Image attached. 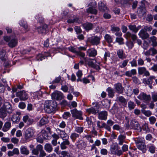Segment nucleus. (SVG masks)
<instances>
[{"instance_id": "29", "label": "nucleus", "mask_w": 157, "mask_h": 157, "mask_svg": "<svg viewBox=\"0 0 157 157\" xmlns=\"http://www.w3.org/2000/svg\"><path fill=\"white\" fill-rule=\"evenodd\" d=\"M117 145L116 143H113L111 146L110 151L112 154H116L117 150Z\"/></svg>"}, {"instance_id": "62", "label": "nucleus", "mask_w": 157, "mask_h": 157, "mask_svg": "<svg viewBox=\"0 0 157 157\" xmlns=\"http://www.w3.org/2000/svg\"><path fill=\"white\" fill-rule=\"evenodd\" d=\"M152 98L153 100L155 102L157 101V93H154L152 94Z\"/></svg>"}, {"instance_id": "18", "label": "nucleus", "mask_w": 157, "mask_h": 157, "mask_svg": "<svg viewBox=\"0 0 157 157\" xmlns=\"http://www.w3.org/2000/svg\"><path fill=\"white\" fill-rule=\"evenodd\" d=\"M155 77L154 76H150L147 79H144L143 82L144 84L148 85L151 84L153 82V80L155 79Z\"/></svg>"}, {"instance_id": "5", "label": "nucleus", "mask_w": 157, "mask_h": 157, "mask_svg": "<svg viewBox=\"0 0 157 157\" xmlns=\"http://www.w3.org/2000/svg\"><path fill=\"white\" fill-rule=\"evenodd\" d=\"M97 4L95 1H93L92 3H90L89 5L90 6L89 8L86 10L87 13L91 14H96L97 13V10L95 8Z\"/></svg>"}, {"instance_id": "30", "label": "nucleus", "mask_w": 157, "mask_h": 157, "mask_svg": "<svg viewBox=\"0 0 157 157\" xmlns=\"http://www.w3.org/2000/svg\"><path fill=\"white\" fill-rule=\"evenodd\" d=\"M6 51L3 49H0V59L2 60H4L6 56Z\"/></svg>"}, {"instance_id": "3", "label": "nucleus", "mask_w": 157, "mask_h": 157, "mask_svg": "<svg viewBox=\"0 0 157 157\" xmlns=\"http://www.w3.org/2000/svg\"><path fill=\"white\" fill-rule=\"evenodd\" d=\"M134 141L137 148L143 153H145L146 149L144 139L142 137L136 138Z\"/></svg>"}, {"instance_id": "11", "label": "nucleus", "mask_w": 157, "mask_h": 157, "mask_svg": "<svg viewBox=\"0 0 157 157\" xmlns=\"http://www.w3.org/2000/svg\"><path fill=\"white\" fill-rule=\"evenodd\" d=\"M138 35L142 40L147 39L149 36L148 33L144 29H142L140 31Z\"/></svg>"}, {"instance_id": "34", "label": "nucleus", "mask_w": 157, "mask_h": 157, "mask_svg": "<svg viewBox=\"0 0 157 157\" xmlns=\"http://www.w3.org/2000/svg\"><path fill=\"white\" fill-rule=\"evenodd\" d=\"M48 118L45 117H43L40 120L39 125L40 126L44 125L48 122Z\"/></svg>"}, {"instance_id": "64", "label": "nucleus", "mask_w": 157, "mask_h": 157, "mask_svg": "<svg viewBox=\"0 0 157 157\" xmlns=\"http://www.w3.org/2000/svg\"><path fill=\"white\" fill-rule=\"evenodd\" d=\"M133 126L134 128L135 129H137L138 128H140V127L139 124L137 122H135Z\"/></svg>"}, {"instance_id": "20", "label": "nucleus", "mask_w": 157, "mask_h": 157, "mask_svg": "<svg viewBox=\"0 0 157 157\" xmlns=\"http://www.w3.org/2000/svg\"><path fill=\"white\" fill-rule=\"evenodd\" d=\"M58 131L59 134L60 136V137L63 140H67L69 138V136L65 132L63 131L58 129Z\"/></svg>"}, {"instance_id": "22", "label": "nucleus", "mask_w": 157, "mask_h": 157, "mask_svg": "<svg viewBox=\"0 0 157 157\" xmlns=\"http://www.w3.org/2000/svg\"><path fill=\"white\" fill-rule=\"evenodd\" d=\"M114 87L118 93L120 94H122L123 93V88L121 83H118L115 84Z\"/></svg>"}, {"instance_id": "52", "label": "nucleus", "mask_w": 157, "mask_h": 157, "mask_svg": "<svg viewBox=\"0 0 157 157\" xmlns=\"http://www.w3.org/2000/svg\"><path fill=\"white\" fill-rule=\"evenodd\" d=\"M68 49L69 51L72 52L76 53H77L78 52V51L77 50L76 48H75L72 46H70L68 48Z\"/></svg>"}, {"instance_id": "35", "label": "nucleus", "mask_w": 157, "mask_h": 157, "mask_svg": "<svg viewBox=\"0 0 157 157\" xmlns=\"http://www.w3.org/2000/svg\"><path fill=\"white\" fill-rule=\"evenodd\" d=\"M40 134L42 135V138L44 139H47L48 138V135L47 132L44 130H42Z\"/></svg>"}, {"instance_id": "1", "label": "nucleus", "mask_w": 157, "mask_h": 157, "mask_svg": "<svg viewBox=\"0 0 157 157\" xmlns=\"http://www.w3.org/2000/svg\"><path fill=\"white\" fill-rule=\"evenodd\" d=\"M57 104L55 101H47L44 104V110L48 113H51L55 110Z\"/></svg>"}, {"instance_id": "9", "label": "nucleus", "mask_w": 157, "mask_h": 157, "mask_svg": "<svg viewBox=\"0 0 157 157\" xmlns=\"http://www.w3.org/2000/svg\"><path fill=\"white\" fill-rule=\"evenodd\" d=\"M52 99L60 100L63 98V94L60 92L56 91L52 94Z\"/></svg>"}, {"instance_id": "7", "label": "nucleus", "mask_w": 157, "mask_h": 157, "mask_svg": "<svg viewBox=\"0 0 157 157\" xmlns=\"http://www.w3.org/2000/svg\"><path fill=\"white\" fill-rule=\"evenodd\" d=\"M16 96L18 97L21 101L26 100L28 98L27 93L24 90L17 92Z\"/></svg>"}, {"instance_id": "21", "label": "nucleus", "mask_w": 157, "mask_h": 157, "mask_svg": "<svg viewBox=\"0 0 157 157\" xmlns=\"http://www.w3.org/2000/svg\"><path fill=\"white\" fill-rule=\"evenodd\" d=\"M3 107L5 110H6V112L7 111L9 113H11L13 111V109L11 105L8 102L5 103Z\"/></svg>"}, {"instance_id": "19", "label": "nucleus", "mask_w": 157, "mask_h": 157, "mask_svg": "<svg viewBox=\"0 0 157 157\" xmlns=\"http://www.w3.org/2000/svg\"><path fill=\"white\" fill-rule=\"evenodd\" d=\"M128 27L131 31H132L134 33H136L141 28V26L140 25L137 27H136V26L135 25H129Z\"/></svg>"}, {"instance_id": "33", "label": "nucleus", "mask_w": 157, "mask_h": 157, "mask_svg": "<svg viewBox=\"0 0 157 157\" xmlns=\"http://www.w3.org/2000/svg\"><path fill=\"white\" fill-rule=\"evenodd\" d=\"M44 148L46 151L49 153L51 152L53 149L51 145L49 144H46L44 145Z\"/></svg>"}, {"instance_id": "39", "label": "nucleus", "mask_w": 157, "mask_h": 157, "mask_svg": "<svg viewBox=\"0 0 157 157\" xmlns=\"http://www.w3.org/2000/svg\"><path fill=\"white\" fill-rule=\"evenodd\" d=\"M7 115L6 110L4 108H2L0 111V117L3 118Z\"/></svg>"}, {"instance_id": "2", "label": "nucleus", "mask_w": 157, "mask_h": 157, "mask_svg": "<svg viewBox=\"0 0 157 157\" xmlns=\"http://www.w3.org/2000/svg\"><path fill=\"white\" fill-rule=\"evenodd\" d=\"M3 39L6 42L8 43V46L11 48H14L17 45L18 39L16 37L5 36H3Z\"/></svg>"}, {"instance_id": "23", "label": "nucleus", "mask_w": 157, "mask_h": 157, "mask_svg": "<svg viewBox=\"0 0 157 157\" xmlns=\"http://www.w3.org/2000/svg\"><path fill=\"white\" fill-rule=\"evenodd\" d=\"M87 53L90 57H94L97 55V51L94 48H91L88 50Z\"/></svg>"}, {"instance_id": "41", "label": "nucleus", "mask_w": 157, "mask_h": 157, "mask_svg": "<svg viewBox=\"0 0 157 157\" xmlns=\"http://www.w3.org/2000/svg\"><path fill=\"white\" fill-rule=\"evenodd\" d=\"M150 39L152 42V45L153 47H155L157 45V42L156 40V38L155 36L150 37Z\"/></svg>"}, {"instance_id": "32", "label": "nucleus", "mask_w": 157, "mask_h": 157, "mask_svg": "<svg viewBox=\"0 0 157 157\" xmlns=\"http://www.w3.org/2000/svg\"><path fill=\"white\" fill-rule=\"evenodd\" d=\"M125 136L122 135H120L117 138L119 141L118 144L119 145H122L124 141Z\"/></svg>"}, {"instance_id": "56", "label": "nucleus", "mask_w": 157, "mask_h": 157, "mask_svg": "<svg viewBox=\"0 0 157 157\" xmlns=\"http://www.w3.org/2000/svg\"><path fill=\"white\" fill-rule=\"evenodd\" d=\"M97 126L100 128H104L105 126V123H103L101 125L100 124V122L99 121H98L97 122Z\"/></svg>"}, {"instance_id": "46", "label": "nucleus", "mask_w": 157, "mask_h": 157, "mask_svg": "<svg viewBox=\"0 0 157 157\" xmlns=\"http://www.w3.org/2000/svg\"><path fill=\"white\" fill-rule=\"evenodd\" d=\"M79 135L75 133H71L70 136V138L73 140H75L78 137Z\"/></svg>"}, {"instance_id": "31", "label": "nucleus", "mask_w": 157, "mask_h": 157, "mask_svg": "<svg viewBox=\"0 0 157 157\" xmlns=\"http://www.w3.org/2000/svg\"><path fill=\"white\" fill-rule=\"evenodd\" d=\"M65 140L60 144V147L62 150L66 149L67 147L66 145H68L70 144V142L67 140Z\"/></svg>"}, {"instance_id": "43", "label": "nucleus", "mask_w": 157, "mask_h": 157, "mask_svg": "<svg viewBox=\"0 0 157 157\" xmlns=\"http://www.w3.org/2000/svg\"><path fill=\"white\" fill-rule=\"evenodd\" d=\"M19 24L22 26L25 29H27L28 26L26 22L24 21L23 20H21L19 22Z\"/></svg>"}, {"instance_id": "12", "label": "nucleus", "mask_w": 157, "mask_h": 157, "mask_svg": "<svg viewBox=\"0 0 157 157\" xmlns=\"http://www.w3.org/2000/svg\"><path fill=\"white\" fill-rule=\"evenodd\" d=\"M88 40L89 42L93 45H97L100 43V38L97 36H93Z\"/></svg>"}, {"instance_id": "42", "label": "nucleus", "mask_w": 157, "mask_h": 157, "mask_svg": "<svg viewBox=\"0 0 157 157\" xmlns=\"http://www.w3.org/2000/svg\"><path fill=\"white\" fill-rule=\"evenodd\" d=\"M83 127H76L75 128V132L79 134H81L83 131Z\"/></svg>"}, {"instance_id": "26", "label": "nucleus", "mask_w": 157, "mask_h": 157, "mask_svg": "<svg viewBox=\"0 0 157 157\" xmlns=\"http://www.w3.org/2000/svg\"><path fill=\"white\" fill-rule=\"evenodd\" d=\"M98 6L99 10L101 11H105L107 10V7L102 2H99Z\"/></svg>"}, {"instance_id": "16", "label": "nucleus", "mask_w": 157, "mask_h": 157, "mask_svg": "<svg viewBox=\"0 0 157 157\" xmlns=\"http://www.w3.org/2000/svg\"><path fill=\"white\" fill-rule=\"evenodd\" d=\"M20 151L21 154L22 155H27L29 154V151L26 146H21L20 147Z\"/></svg>"}, {"instance_id": "24", "label": "nucleus", "mask_w": 157, "mask_h": 157, "mask_svg": "<svg viewBox=\"0 0 157 157\" xmlns=\"http://www.w3.org/2000/svg\"><path fill=\"white\" fill-rule=\"evenodd\" d=\"M117 54L118 58L120 59H124L126 58V56L124 53L122 49H119L117 52Z\"/></svg>"}, {"instance_id": "28", "label": "nucleus", "mask_w": 157, "mask_h": 157, "mask_svg": "<svg viewBox=\"0 0 157 157\" xmlns=\"http://www.w3.org/2000/svg\"><path fill=\"white\" fill-rule=\"evenodd\" d=\"M117 100L122 104L124 106H126L127 101L123 96H120L117 98Z\"/></svg>"}, {"instance_id": "57", "label": "nucleus", "mask_w": 157, "mask_h": 157, "mask_svg": "<svg viewBox=\"0 0 157 157\" xmlns=\"http://www.w3.org/2000/svg\"><path fill=\"white\" fill-rule=\"evenodd\" d=\"M18 107L20 109H23L25 108L26 105L24 102H21L19 104Z\"/></svg>"}, {"instance_id": "17", "label": "nucleus", "mask_w": 157, "mask_h": 157, "mask_svg": "<svg viewBox=\"0 0 157 157\" xmlns=\"http://www.w3.org/2000/svg\"><path fill=\"white\" fill-rule=\"evenodd\" d=\"M108 114L106 111H103L98 113V118L100 120H106L107 119Z\"/></svg>"}, {"instance_id": "58", "label": "nucleus", "mask_w": 157, "mask_h": 157, "mask_svg": "<svg viewBox=\"0 0 157 157\" xmlns=\"http://www.w3.org/2000/svg\"><path fill=\"white\" fill-rule=\"evenodd\" d=\"M110 57V54L109 52H105L104 55V59L105 61L107 60V58H109Z\"/></svg>"}, {"instance_id": "61", "label": "nucleus", "mask_w": 157, "mask_h": 157, "mask_svg": "<svg viewBox=\"0 0 157 157\" xmlns=\"http://www.w3.org/2000/svg\"><path fill=\"white\" fill-rule=\"evenodd\" d=\"M130 63L131 64V66L132 67H136L137 65L136 61L134 59H133L132 61L130 62Z\"/></svg>"}, {"instance_id": "38", "label": "nucleus", "mask_w": 157, "mask_h": 157, "mask_svg": "<svg viewBox=\"0 0 157 157\" xmlns=\"http://www.w3.org/2000/svg\"><path fill=\"white\" fill-rule=\"evenodd\" d=\"M136 106L135 103L132 101H129L128 103V107L130 110L133 109Z\"/></svg>"}, {"instance_id": "45", "label": "nucleus", "mask_w": 157, "mask_h": 157, "mask_svg": "<svg viewBox=\"0 0 157 157\" xmlns=\"http://www.w3.org/2000/svg\"><path fill=\"white\" fill-rule=\"evenodd\" d=\"M105 38L108 43H111L112 41V38L111 36L108 34H106L105 36Z\"/></svg>"}, {"instance_id": "63", "label": "nucleus", "mask_w": 157, "mask_h": 157, "mask_svg": "<svg viewBox=\"0 0 157 157\" xmlns=\"http://www.w3.org/2000/svg\"><path fill=\"white\" fill-rule=\"evenodd\" d=\"M123 39L121 37H117L116 39V41L117 42L119 43L120 44H122L123 43Z\"/></svg>"}, {"instance_id": "10", "label": "nucleus", "mask_w": 157, "mask_h": 157, "mask_svg": "<svg viewBox=\"0 0 157 157\" xmlns=\"http://www.w3.org/2000/svg\"><path fill=\"white\" fill-rule=\"evenodd\" d=\"M138 73L140 75L144 74L146 77L150 76L149 72L147 70L146 68L144 67H140L138 69Z\"/></svg>"}, {"instance_id": "15", "label": "nucleus", "mask_w": 157, "mask_h": 157, "mask_svg": "<svg viewBox=\"0 0 157 157\" xmlns=\"http://www.w3.org/2000/svg\"><path fill=\"white\" fill-rule=\"evenodd\" d=\"M37 30L40 33H46L48 31L47 25L46 24L44 25L42 27H38Z\"/></svg>"}, {"instance_id": "50", "label": "nucleus", "mask_w": 157, "mask_h": 157, "mask_svg": "<svg viewBox=\"0 0 157 157\" xmlns=\"http://www.w3.org/2000/svg\"><path fill=\"white\" fill-rule=\"evenodd\" d=\"M149 121L150 124H152L155 123L156 121V118L154 116H151L149 118Z\"/></svg>"}, {"instance_id": "48", "label": "nucleus", "mask_w": 157, "mask_h": 157, "mask_svg": "<svg viewBox=\"0 0 157 157\" xmlns=\"http://www.w3.org/2000/svg\"><path fill=\"white\" fill-rule=\"evenodd\" d=\"M76 75L78 77V78L77 79V82L81 81V78L82 75V72L81 71H78L76 73Z\"/></svg>"}, {"instance_id": "49", "label": "nucleus", "mask_w": 157, "mask_h": 157, "mask_svg": "<svg viewBox=\"0 0 157 157\" xmlns=\"http://www.w3.org/2000/svg\"><path fill=\"white\" fill-rule=\"evenodd\" d=\"M35 18L39 22L42 23L44 21V18L41 15H37L36 16Z\"/></svg>"}, {"instance_id": "8", "label": "nucleus", "mask_w": 157, "mask_h": 157, "mask_svg": "<svg viewBox=\"0 0 157 157\" xmlns=\"http://www.w3.org/2000/svg\"><path fill=\"white\" fill-rule=\"evenodd\" d=\"M71 112L73 117L80 120L82 119V112L81 111H78L76 109H74L71 110Z\"/></svg>"}, {"instance_id": "25", "label": "nucleus", "mask_w": 157, "mask_h": 157, "mask_svg": "<svg viewBox=\"0 0 157 157\" xmlns=\"http://www.w3.org/2000/svg\"><path fill=\"white\" fill-rule=\"evenodd\" d=\"M11 127V123L7 122L5 123L2 128V131L6 132Z\"/></svg>"}, {"instance_id": "36", "label": "nucleus", "mask_w": 157, "mask_h": 157, "mask_svg": "<svg viewBox=\"0 0 157 157\" xmlns=\"http://www.w3.org/2000/svg\"><path fill=\"white\" fill-rule=\"evenodd\" d=\"M86 111L87 112L90 114L92 113L94 114H96L98 112V111L97 110H96L95 108L93 107L86 109Z\"/></svg>"}, {"instance_id": "54", "label": "nucleus", "mask_w": 157, "mask_h": 157, "mask_svg": "<svg viewBox=\"0 0 157 157\" xmlns=\"http://www.w3.org/2000/svg\"><path fill=\"white\" fill-rule=\"evenodd\" d=\"M36 59L38 60L41 61L45 59L44 56L42 54H39L36 57Z\"/></svg>"}, {"instance_id": "37", "label": "nucleus", "mask_w": 157, "mask_h": 157, "mask_svg": "<svg viewBox=\"0 0 157 157\" xmlns=\"http://www.w3.org/2000/svg\"><path fill=\"white\" fill-rule=\"evenodd\" d=\"M137 13L139 16H141L145 13V10L144 8L140 7L138 9Z\"/></svg>"}, {"instance_id": "55", "label": "nucleus", "mask_w": 157, "mask_h": 157, "mask_svg": "<svg viewBox=\"0 0 157 157\" xmlns=\"http://www.w3.org/2000/svg\"><path fill=\"white\" fill-rule=\"evenodd\" d=\"M113 128L114 130L119 131H120L121 130V128L119 125L117 124H114L113 126Z\"/></svg>"}, {"instance_id": "13", "label": "nucleus", "mask_w": 157, "mask_h": 157, "mask_svg": "<svg viewBox=\"0 0 157 157\" xmlns=\"http://www.w3.org/2000/svg\"><path fill=\"white\" fill-rule=\"evenodd\" d=\"M21 113L20 112H17L12 116L11 120L13 122L17 123L19 121L21 117Z\"/></svg>"}, {"instance_id": "44", "label": "nucleus", "mask_w": 157, "mask_h": 157, "mask_svg": "<svg viewBox=\"0 0 157 157\" xmlns=\"http://www.w3.org/2000/svg\"><path fill=\"white\" fill-rule=\"evenodd\" d=\"M128 62V60L126 59L123 61L122 62L120 63L119 64V66L121 68H123L126 66Z\"/></svg>"}, {"instance_id": "14", "label": "nucleus", "mask_w": 157, "mask_h": 157, "mask_svg": "<svg viewBox=\"0 0 157 157\" xmlns=\"http://www.w3.org/2000/svg\"><path fill=\"white\" fill-rule=\"evenodd\" d=\"M95 25V24H93L90 22H86L82 25L84 28L87 31L92 29L94 27Z\"/></svg>"}, {"instance_id": "6", "label": "nucleus", "mask_w": 157, "mask_h": 157, "mask_svg": "<svg viewBox=\"0 0 157 157\" xmlns=\"http://www.w3.org/2000/svg\"><path fill=\"white\" fill-rule=\"evenodd\" d=\"M34 133V130L31 128H28L25 131V138L26 140H29L33 137Z\"/></svg>"}, {"instance_id": "53", "label": "nucleus", "mask_w": 157, "mask_h": 157, "mask_svg": "<svg viewBox=\"0 0 157 157\" xmlns=\"http://www.w3.org/2000/svg\"><path fill=\"white\" fill-rule=\"evenodd\" d=\"M61 155L63 157H70V154L67 151H63L61 152Z\"/></svg>"}, {"instance_id": "59", "label": "nucleus", "mask_w": 157, "mask_h": 157, "mask_svg": "<svg viewBox=\"0 0 157 157\" xmlns=\"http://www.w3.org/2000/svg\"><path fill=\"white\" fill-rule=\"evenodd\" d=\"M67 22L69 23H72L75 22H78V19L77 18H75L73 20L72 19H68L67 21Z\"/></svg>"}, {"instance_id": "60", "label": "nucleus", "mask_w": 157, "mask_h": 157, "mask_svg": "<svg viewBox=\"0 0 157 157\" xmlns=\"http://www.w3.org/2000/svg\"><path fill=\"white\" fill-rule=\"evenodd\" d=\"M108 151L105 149L102 148L100 151V153L103 155H105L107 154Z\"/></svg>"}, {"instance_id": "51", "label": "nucleus", "mask_w": 157, "mask_h": 157, "mask_svg": "<svg viewBox=\"0 0 157 157\" xmlns=\"http://www.w3.org/2000/svg\"><path fill=\"white\" fill-rule=\"evenodd\" d=\"M111 30L112 31L117 32H119L120 30V29L119 27L115 26L112 25L111 26Z\"/></svg>"}, {"instance_id": "47", "label": "nucleus", "mask_w": 157, "mask_h": 157, "mask_svg": "<svg viewBox=\"0 0 157 157\" xmlns=\"http://www.w3.org/2000/svg\"><path fill=\"white\" fill-rule=\"evenodd\" d=\"M155 147L152 145H151L149 147V151L152 154L154 153L155 151Z\"/></svg>"}, {"instance_id": "40", "label": "nucleus", "mask_w": 157, "mask_h": 157, "mask_svg": "<svg viewBox=\"0 0 157 157\" xmlns=\"http://www.w3.org/2000/svg\"><path fill=\"white\" fill-rule=\"evenodd\" d=\"M142 113L144 114L145 116L149 117L152 114V113L150 110H146L145 109H141Z\"/></svg>"}, {"instance_id": "27", "label": "nucleus", "mask_w": 157, "mask_h": 157, "mask_svg": "<svg viewBox=\"0 0 157 157\" xmlns=\"http://www.w3.org/2000/svg\"><path fill=\"white\" fill-rule=\"evenodd\" d=\"M106 91L108 92V95L109 97L113 98L114 96V90L112 88L108 87L106 89Z\"/></svg>"}, {"instance_id": "4", "label": "nucleus", "mask_w": 157, "mask_h": 157, "mask_svg": "<svg viewBox=\"0 0 157 157\" xmlns=\"http://www.w3.org/2000/svg\"><path fill=\"white\" fill-rule=\"evenodd\" d=\"M138 99L144 102L147 103L151 99V96L144 93H141L137 97Z\"/></svg>"}]
</instances>
